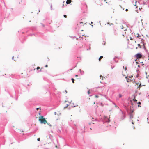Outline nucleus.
Returning <instances> with one entry per match:
<instances>
[{"instance_id": "nucleus-1", "label": "nucleus", "mask_w": 149, "mask_h": 149, "mask_svg": "<svg viewBox=\"0 0 149 149\" xmlns=\"http://www.w3.org/2000/svg\"><path fill=\"white\" fill-rule=\"evenodd\" d=\"M125 109L128 112V114L129 116L130 119V121H131L132 119L133 118V112L134 111V110L132 109L131 108L129 109L127 107H125Z\"/></svg>"}, {"instance_id": "nucleus-2", "label": "nucleus", "mask_w": 149, "mask_h": 149, "mask_svg": "<svg viewBox=\"0 0 149 149\" xmlns=\"http://www.w3.org/2000/svg\"><path fill=\"white\" fill-rule=\"evenodd\" d=\"M39 120L41 124L43 123L44 124H45L46 123H47V122L45 120V118H43V116H41L40 117H39Z\"/></svg>"}, {"instance_id": "nucleus-3", "label": "nucleus", "mask_w": 149, "mask_h": 149, "mask_svg": "<svg viewBox=\"0 0 149 149\" xmlns=\"http://www.w3.org/2000/svg\"><path fill=\"white\" fill-rule=\"evenodd\" d=\"M86 36H85V37H84V38H83V37L81 38L83 40V42H82V43L84 45H82V47H83L84 46V47L85 46H87V45H86V42L87 40H86Z\"/></svg>"}, {"instance_id": "nucleus-4", "label": "nucleus", "mask_w": 149, "mask_h": 149, "mask_svg": "<svg viewBox=\"0 0 149 149\" xmlns=\"http://www.w3.org/2000/svg\"><path fill=\"white\" fill-rule=\"evenodd\" d=\"M120 111L121 112V115L120 120V121L124 120L126 116L125 115L124 113L121 110H120Z\"/></svg>"}, {"instance_id": "nucleus-5", "label": "nucleus", "mask_w": 149, "mask_h": 149, "mask_svg": "<svg viewBox=\"0 0 149 149\" xmlns=\"http://www.w3.org/2000/svg\"><path fill=\"white\" fill-rule=\"evenodd\" d=\"M142 54L140 53H139L135 55V57L137 59L140 58L142 56Z\"/></svg>"}, {"instance_id": "nucleus-6", "label": "nucleus", "mask_w": 149, "mask_h": 149, "mask_svg": "<svg viewBox=\"0 0 149 149\" xmlns=\"http://www.w3.org/2000/svg\"><path fill=\"white\" fill-rule=\"evenodd\" d=\"M104 122H107L109 123L110 121V120L108 118V117H107L106 116H104V120L103 121Z\"/></svg>"}, {"instance_id": "nucleus-7", "label": "nucleus", "mask_w": 149, "mask_h": 149, "mask_svg": "<svg viewBox=\"0 0 149 149\" xmlns=\"http://www.w3.org/2000/svg\"><path fill=\"white\" fill-rule=\"evenodd\" d=\"M132 100L133 101V102L132 101L131 102L132 105H134V103H136L137 101V100H134V99H133Z\"/></svg>"}, {"instance_id": "nucleus-8", "label": "nucleus", "mask_w": 149, "mask_h": 149, "mask_svg": "<svg viewBox=\"0 0 149 149\" xmlns=\"http://www.w3.org/2000/svg\"><path fill=\"white\" fill-rule=\"evenodd\" d=\"M73 125L74 126L73 127V129H77V126L76 125V124L74 123V122H73Z\"/></svg>"}, {"instance_id": "nucleus-9", "label": "nucleus", "mask_w": 149, "mask_h": 149, "mask_svg": "<svg viewBox=\"0 0 149 149\" xmlns=\"http://www.w3.org/2000/svg\"><path fill=\"white\" fill-rule=\"evenodd\" d=\"M79 71L81 75H83L84 74V72L83 71L81 70V69H79Z\"/></svg>"}, {"instance_id": "nucleus-10", "label": "nucleus", "mask_w": 149, "mask_h": 149, "mask_svg": "<svg viewBox=\"0 0 149 149\" xmlns=\"http://www.w3.org/2000/svg\"><path fill=\"white\" fill-rule=\"evenodd\" d=\"M71 2V0H67L66 3L67 4H69Z\"/></svg>"}, {"instance_id": "nucleus-11", "label": "nucleus", "mask_w": 149, "mask_h": 149, "mask_svg": "<svg viewBox=\"0 0 149 149\" xmlns=\"http://www.w3.org/2000/svg\"><path fill=\"white\" fill-rule=\"evenodd\" d=\"M142 86V85L141 84H140L138 87L137 88V89H140V88Z\"/></svg>"}, {"instance_id": "nucleus-12", "label": "nucleus", "mask_w": 149, "mask_h": 149, "mask_svg": "<svg viewBox=\"0 0 149 149\" xmlns=\"http://www.w3.org/2000/svg\"><path fill=\"white\" fill-rule=\"evenodd\" d=\"M137 104H138V107H141V103L140 102H138L137 103Z\"/></svg>"}, {"instance_id": "nucleus-13", "label": "nucleus", "mask_w": 149, "mask_h": 149, "mask_svg": "<svg viewBox=\"0 0 149 149\" xmlns=\"http://www.w3.org/2000/svg\"><path fill=\"white\" fill-rule=\"evenodd\" d=\"M57 132L59 133H61V130H60L59 129H57Z\"/></svg>"}, {"instance_id": "nucleus-14", "label": "nucleus", "mask_w": 149, "mask_h": 149, "mask_svg": "<svg viewBox=\"0 0 149 149\" xmlns=\"http://www.w3.org/2000/svg\"><path fill=\"white\" fill-rule=\"evenodd\" d=\"M116 58H118V57H117V56L115 57V58H113V60H115V61L116 62L118 63V61L115 60V59Z\"/></svg>"}, {"instance_id": "nucleus-15", "label": "nucleus", "mask_w": 149, "mask_h": 149, "mask_svg": "<svg viewBox=\"0 0 149 149\" xmlns=\"http://www.w3.org/2000/svg\"><path fill=\"white\" fill-rule=\"evenodd\" d=\"M103 56H100V58H99V60L100 61V60L101 58H103Z\"/></svg>"}, {"instance_id": "nucleus-16", "label": "nucleus", "mask_w": 149, "mask_h": 149, "mask_svg": "<svg viewBox=\"0 0 149 149\" xmlns=\"http://www.w3.org/2000/svg\"><path fill=\"white\" fill-rule=\"evenodd\" d=\"M71 80H72V82L73 83H74V79L73 78H72Z\"/></svg>"}, {"instance_id": "nucleus-17", "label": "nucleus", "mask_w": 149, "mask_h": 149, "mask_svg": "<svg viewBox=\"0 0 149 149\" xmlns=\"http://www.w3.org/2000/svg\"><path fill=\"white\" fill-rule=\"evenodd\" d=\"M138 46L140 48H141V46L139 44H138Z\"/></svg>"}, {"instance_id": "nucleus-18", "label": "nucleus", "mask_w": 149, "mask_h": 149, "mask_svg": "<svg viewBox=\"0 0 149 149\" xmlns=\"http://www.w3.org/2000/svg\"><path fill=\"white\" fill-rule=\"evenodd\" d=\"M122 97V95L121 94H120L119 95V98H120Z\"/></svg>"}, {"instance_id": "nucleus-19", "label": "nucleus", "mask_w": 149, "mask_h": 149, "mask_svg": "<svg viewBox=\"0 0 149 149\" xmlns=\"http://www.w3.org/2000/svg\"><path fill=\"white\" fill-rule=\"evenodd\" d=\"M130 121H131V123L132 124H134V122L133 121V120H131V121L130 120Z\"/></svg>"}, {"instance_id": "nucleus-20", "label": "nucleus", "mask_w": 149, "mask_h": 149, "mask_svg": "<svg viewBox=\"0 0 149 149\" xmlns=\"http://www.w3.org/2000/svg\"><path fill=\"white\" fill-rule=\"evenodd\" d=\"M71 38H72V39H73L76 38L75 36H70Z\"/></svg>"}, {"instance_id": "nucleus-21", "label": "nucleus", "mask_w": 149, "mask_h": 149, "mask_svg": "<svg viewBox=\"0 0 149 149\" xmlns=\"http://www.w3.org/2000/svg\"><path fill=\"white\" fill-rule=\"evenodd\" d=\"M100 78H101V77H102V80H103V77H102L101 75H100Z\"/></svg>"}, {"instance_id": "nucleus-22", "label": "nucleus", "mask_w": 149, "mask_h": 149, "mask_svg": "<svg viewBox=\"0 0 149 149\" xmlns=\"http://www.w3.org/2000/svg\"><path fill=\"white\" fill-rule=\"evenodd\" d=\"M74 67H73V68H72L71 69H70V70H68V71H69V70H72V69H74Z\"/></svg>"}, {"instance_id": "nucleus-23", "label": "nucleus", "mask_w": 149, "mask_h": 149, "mask_svg": "<svg viewBox=\"0 0 149 149\" xmlns=\"http://www.w3.org/2000/svg\"><path fill=\"white\" fill-rule=\"evenodd\" d=\"M114 35H117V33L116 31V30L114 32Z\"/></svg>"}, {"instance_id": "nucleus-24", "label": "nucleus", "mask_w": 149, "mask_h": 149, "mask_svg": "<svg viewBox=\"0 0 149 149\" xmlns=\"http://www.w3.org/2000/svg\"><path fill=\"white\" fill-rule=\"evenodd\" d=\"M29 36H32L33 35H34L35 36V35L34 34H30L29 35Z\"/></svg>"}, {"instance_id": "nucleus-25", "label": "nucleus", "mask_w": 149, "mask_h": 149, "mask_svg": "<svg viewBox=\"0 0 149 149\" xmlns=\"http://www.w3.org/2000/svg\"><path fill=\"white\" fill-rule=\"evenodd\" d=\"M136 72L137 73H139L140 72L139 70L138 69H137L136 70Z\"/></svg>"}, {"instance_id": "nucleus-26", "label": "nucleus", "mask_w": 149, "mask_h": 149, "mask_svg": "<svg viewBox=\"0 0 149 149\" xmlns=\"http://www.w3.org/2000/svg\"><path fill=\"white\" fill-rule=\"evenodd\" d=\"M40 24L42 25V26H43V27H44L45 26V25L44 24H43L42 23H41Z\"/></svg>"}, {"instance_id": "nucleus-27", "label": "nucleus", "mask_w": 149, "mask_h": 149, "mask_svg": "<svg viewBox=\"0 0 149 149\" xmlns=\"http://www.w3.org/2000/svg\"><path fill=\"white\" fill-rule=\"evenodd\" d=\"M136 35H137V36H136L137 37H138L139 36H140V35H139V34H138V33H137V34H136Z\"/></svg>"}, {"instance_id": "nucleus-28", "label": "nucleus", "mask_w": 149, "mask_h": 149, "mask_svg": "<svg viewBox=\"0 0 149 149\" xmlns=\"http://www.w3.org/2000/svg\"><path fill=\"white\" fill-rule=\"evenodd\" d=\"M63 16L65 18H67V16L66 15H64Z\"/></svg>"}, {"instance_id": "nucleus-29", "label": "nucleus", "mask_w": 149, "mask_h": 149, "mask_svg": "<svg viewBox=\"0 0 149 149\" xmlns=\"http://www.w3.org/2000/svg\"><path fill=\"white\" fill-rule=\"evenodd\" d=\"M40 138H38L37 139V140L38 141H40Z\"/></svg>"}, {"instance_id": "nucleus-30", "label": "nucleus", "mask_w": 149, "mask_h": 149, "mask_svg": "<svg viewBox=\"0 0 149 149\" xmlns=\"http://www.w3.org/2000/svg\"><path fill=\"white\" fill-rule=\"evenodd\" d=\"M88 94H89L90 93V90H88Z\"/></svg>"}, {"instance_id": "nucleus-31", "label": "nucleus", "mask_w": 149, "mask_h": 149, "mask_svg": "<svg viewBox=\"0 0 149 149\" xmlns=\"http://www.w3.org/2000/svg\"><path fill=\"white\" fill-rule=\"evenodd\" d=\"M36 69L37 70H38L40 69V68L39 67H37L36 68Z\"/></svg>"}, {"instance_id": "nucleus-32", "label": "nucleus", "mask_w": 149, "mask_h": 149, "mask_svg": "<svg viewBox=\"0 0 149 149\" xmlns=\"http://www.w3.org/2000/svg\"><path fill=\"white\" fill-rule=\"evenodd\" d=\"M95 97L96 98H98V97H99V96L98 95H95Z\"/></svg>"}, {"instance_id": "nucleus-33", "label": "nucleus", "mask_w": 149, "mask_h": 149, "mask_svg": "<svg viewBox=\"0 0 149 149\" xmlns=\"http://www.w3.org/2000/svg\"><path fill=\"white\" fill-rule=\"evenodd\" d=\"M143 48H144V49L145 50L146 49V47L144 46Z\"/></svg>"}, {"instance_id": "nucleus-34", "label": "nucleus", "mask_w": 149, "mask_h": 149, "mask_svg": "<svg viewBox=\"0 0 149 149\" xmlns=\"http://www.w3.org/2000/svg\"><path fill=\"white\" fill-rule=\"evenodd\" d=\"M145 51L147 53H148V51L146 49L145 50Z\"/></svg>"}, {"instance_id": "nucleus-35", "label": "nucleus", "mask_w": 149, "mask_h": 149, "mask_svg": "<svg viewBox=\"0 0 149 149\" xmlns=\"http://www.w3.org/2000/svg\"><path fill=\"white\" fill-rule=\"evenodd\" d=\"M136 63L137 64H139V62L137 61H136Z\"/></svg>"}, {"instance_id": "nucleus-36", "label": "nucleus", "mask_w": 149, "mask_h": 149, "mask_svg": "<svg viewBox=\"0 0 149 149\" xmlns=\"http://www.w3.org/2000/svg\"><path fill=\"white\" fill-rule=\"evenodd\" d=\"M121 27L122 29H123V25L121 26Z\"/></svg>"}, {"instance_id": "nucleus-37", "label": "nucleus", "mask_w": 149, "mask_h": 149, "mask_svg": "<svg viewBox=\"0 0 149 149\" xmlns=\"http://www.w3.org/2000/svg\"><path fill=\"white\" fill-rule=\"evenodd\" d=\"M90 47H89V49H86V50H90Z\"/></svg>"}, {"instance_id": "nucleus-38", "label": "nucleus", "mask_w": 149, "mask_h": 149, "mask_svg": "<svg viewBox=\"0 0 149 149\" xmlns=\"http://www.w3.org/2000/svg\"><path fill=\"white\" fill-rule=\"evenodd\" d=\"M138 67L139 68H140V65H138Z\"/></svg>"}, {"instance_id": "nucleus-39", "label": "nucleus", "mask_w": 149, "mask_h": 149, "mask_svg": "<svg viewBox=\"0 0 149 149\" xmlns=\"http://www.w3.org/2000/svg\"><path fill=\"white\" fill-rule=\"evenodd\" d=\"M127 70V67H126L125 68V71Z\"/></svg>"}, {"instance_id": "nucleus-40", "label": "nucleus", "mask_w": 149, "mask_h": 149, "mask_svg": "<svg viewBox=\"0 0 149 149\" xmlns=\"http://www.w3.org/2000/svg\"><path fill=\"white\" fill-rule=\"evenodd\" d=\"M57 74H56V75H52V76H53V77H54V76H57Z\"/></svg>"}, {"instance_id": "nucleus-41", "label": "nucleus", "mask_w": 149, "mask_h": 149, "mask_svg": "<svg viewBox=\"0 0 149 149\" xmlns=\"http://www.w3.org/2000/svg\"><path fill=\"white\" fill-rule=\"evenodd\" d=\"M138 76H139V74H137V75L136 76V77H138Z\"/></svg>"}, {"instance_id": "nucleus-42", "label": "nucleus", "mask_w": 149, "mask_h": 149, "mask_svg": "<svg viewBox=\"0 0 149 149\" xmlns=\"http://www.w3.org/2000/svg\"><path fill=\"white\" fill-rule=\"evenodd\" d=\"M125 11H128V9H126V10H125Z\"/></svg>"}, {"instance_id": "nucleus-43", "label": "nucleus", "mask_w": 149, "mask_h": 149, "mask_svg": "<svg viewBox=\"0 0 149 149\" xmlns=\"http://www.w3.org/2000/svg\"><path fill=\"white\" fill-rule=\"evenodd\" d=\"M48 124L50 126H51V125L50 123Z\"/></svg>"}, {"instance_id": "nucleus-44", "label": "nucleus", "mask_w": 149, "mask_h": 149, "mask_svg": "<svg viewBox=\"0 0 149 149\" xmlns=\"http://www.w3.org/2000/svg\"><path fill=\"white\" fill-rule=\"evenodd\" d=\"M45 67H48V65H46Z\"/></svg>"}, {"instance_id": "nucleus-45", "label": "nucleus", "mask_w": 149, "mask_h": 149, "mask_svg": "<svg viewBox=\"0 0 149 149\" xmlns=\"http://www.w3.org/2000/svg\"><path fill=\"white\" fill-rule=\"evenodd\" d=\"M129 80V79H127V82H129V81H128Z\"/></svg>"}, {"instance_id": "nucleus-46", "label": "nucleus", "mask_w": 149, "mask_h": 149, "mask_svg": "<svg viewBox=\"0 0 149 149\" xmlns=\"http://www.w3.org/2000/svg\"><path fill=\"white\" fill-rule=\"evenodd\" d=\"M54 113L55 115L56 114V112H55Z\"/></svg>"}, {"instance_id": "nucleus-47", "label": "nucleus", "mask_w": 149, "mask_h": 149, "mask_svg": "<svg viewBox=\"0 0 149 149\" xmlns=\"http://www.w3.org/2000/svg\"><path fill=\"white\" fill-rule=\"evenodd\" d=\"M75 76L76 77H78V75H76Z\"/></svg>"}, {"instance_id": "nucleus-48", "label": "nucleus", "mask_w": 149, "mask_h": 149, "mask_svg": "<svg viewBox=\"0 0 149 149\" xmlns=\"http://www.w3.org/2000/svg\"><path fill=\"white\" fill-rule=\"evenodd\" d=\"M14 56H13L12 57V59L13 60L14 59Z\"/></svg>"}, {"instance_id": "nucleus-49", "label": "nucleus", "mask_w": 149, "mask_h": 149, "mask_svg": "<svg viewBox=\"0 0 149 149\" xmlns=\"http://www.w3.org/2000/svg\"><path fill=\"white\" fill-rule=\"evenodd\" d=\"M147 53V54L148 55V56H149V52H148V53Z\"/></svg>"}, {"instance_id": "nucleus-50", "label": "nucleus", "mask_w": 149, "mask_h": 149, "mask_svg": "<svg viewBox=\"0 0 149 149\" xmlns=\"http://www.w3.org/2000/svg\"><path fill=\"white\" fill-rule=\"evenodd\" d=\"M135 91V93H136L137 92V91Z\"/></svg>"}, {"instance_id": "nucleus-51", "label": "nucleus", "mask_w": 149, "mask_h": 149, "mask_svg": "<svg viewBox=\"0 0 149 149\" xmlns=\"http://www.w3.org/2000/svg\"><path fill=\"white\" fill-rule=\"evenodd\" d=\"M80 24H82H82H83V22H80Z\"/></svg>"}, {"instance_id": "nucleus-52", "label": "nucleus", "mask_w": 149, "mask_h": 149, "mask_svg": "<svg viewBox=\"0 0 149 149\" xmlns=\"http://www.w3.org/2000/svg\"><path fill=\"white\" fill-rule=\"evenodd\" d=\"M111 69H113V68H114V66H113V67H112L111 66Z\"/></svg>"}, {"instance_id": "nucleus-53", "label": "nucleus", "mask_w": 149, "mask_h": 149, "mask_svg": "<svg viewBox=\"0 0 149 149\" xmlns=\"http://www.w3.org/2000/svg\"><path fill=\"white\" fill-rule=\"evenodd\" d=\"M65 91V93H67V91Z\"/></svg>"}, {"instance_id": "nucleus-54", "label": "nucleus", "mask_w": 149, "mask_h": 149, "mask_svg": "<svg viewBox=\"0 0 149 149\" xmlns=\"http://www.w3.org/2000/svg\"><path fill=\"white\" fill-rule=\"evenodd\" d=\"M106 43V42H105L103 44L104 45H105V44Z\"/></svg>"}, {"instance_id": "nucleus-55", "label": "nucleus", "mask_w": 149, "mask_h": 149, "mask_svg": "<svg viewBox=\"0 0 149 149\" xmlns=\"http://www.w3.org/2000/svg\"><path fill=\"white\" fill-rule=\"evenodd\" d=\"M145 73H146V75H147V72H146Z\"/></svg>"}, {"instance_id": "nucleus-56", "label": "nucleus", "mask_w": 149, "mask_h": 149, "mask_svg": "<svg viewBox=\"0 0 149 149\" xmlns=\"http://www.w3.org/2000/svg\"><path fill=\"white\" fill-rule=\"evenodd\" d=\"M52 8V5H51V8Z\"/></svg>"}, {"instance_id": "nucleus-57", "label": "nucleus", "mask_w": 149, "mask_h": 149, "mask_svg": "<svg viewBox=\"0 0 149 149\" xmlns=\"http://www.w3.org/2000/svg\"><path fill=\"white\" fill-rule=\"evenodd\" d=\"M107 24H109V22L107 23Z\"/></svg>"}, {"instance_id": "nucleus-58", "label": "nucleus", "mask_w": 149, "mask_h": 149, "mask_svg": "<svg viewBox=\"0 0 149 149\" xmlns=\"http://www.w3.org/2000/svg\"><path fill=\"white\" fill-rule=\"evenodd\" d=\"M146 78H147V79H148V77H146Z\"/></svg>"}, {"instance_id": "nucleus-59", "label": "nucleus", "mask_w": 149, "mask_h": 149, "mask_svg": "<svg viewBox=\"0 0 149 149\" xmlns=\"http://www.w3.org/2000/svg\"><path fill=\"white\" fill-rule=\"evenodd\" d=\"M36 109H37V110H38V108H36Z\"/></svg>"}, {"instance_id": "nucleus-60", "label": "nucleus", "mask_w": 149, "mask_h": 149, "mask_svg": "<svg viewBox=\"0 0 149 149\" xmlns=\"http://www.w3.org/2000/svg\"><path fill=\"white\" fill-rule=\"evenodd\" d=\"M139 84V83H136V84Z\"/></svg>"}, {"instance_id": "nucleus-61", "label": "nucleus", "mask_w": 149, "mask_h": 149, "mask_svg": "<svg viewBox=\"0 0 149 149\" xmlns=\"http://www.w3.org/2000/svg\"><path fill=\"white\" fill-rule=\"evenodd\" d=\"M91 24H93V22H91Z\"/></svg>"}, {"instance_id": "nucleus-62", "label": "nucleus", "mask_w": 149, "mask_h": 149, "mask_svg": "<svg viewBox=\"0 0 149 149\" xmlns=\"http://www.w3.org/2000/svg\"><path fill=\"white\" fill-rule=\"evenodd\" d=\"M95 121H97V120L96 119H95Z\"/></svg>"}, {"instance_id": "nucleus-63", "label": "nucleus", "mask_w": 149, "mask_h": 149, "mask_svg": "<svg viewBox=\"0 0 149 149\" xmlns=\"http://www.w3.org/2000/svg\"><path fill=\"white\" fill-rule=\"evenodd\" d=\"M120 7H121V8H122V7L121 6H120Z\"/></svg>"}, {"instance_id": "nucleus-64", "label": "nucleus", "mask_w": 149, "mask_h": 149, "mask_svg": "<svg viewBox=\"0 0 149 149\" xmlns=\"http://www.w3.org/2000/svg\"><path fill=\"white\" fill-rule=\"evenodd\" d=\"M148 82L149 83V79L148 80Z\"/></svg>"}]
</instances>
